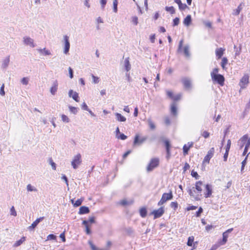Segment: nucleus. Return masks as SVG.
Returning <instances> with one entry per match:
<instances>
[{"label": "nucleus", "mask_w": 250, "mask_h": 250, "mask_svg": "<svg viewBox=\"0 0 250 250\" xmlns=\"http://www.w3.org/2000/svg\"><path fill=\"white\" fill-rule=\"evenodd\" d=\"M191 175L193 177H194L196 179H198L199 178V175H198V173L193 170H192L191 172Z\"/></svg>", "instance_id": "40"}, {"label": "nucleus", "mask_w": 250, "mask_h": 250, "mask_svg": "<svg viewBox=\"0 0 250 250\" xmlns=\"http://www.w3.org/2000/svg\"><path fill=\"white\" fill-rule=\"evenodd\" d=\"M248 157V154L247 155L245 159L242 162L241 171H242L244 169V168L246 165Z\"/></svg>", "instance_id": "45"}, {"label": "nucleus", "mask_w": 250, "mask_h": 250, "mask_svg": "<svg viewBox=\"0 0 250 250\" xmlns=\"http://www.w3.org/2000/svg\"><path fill=\"white\" fill-rule=\"evenodd\" d=\"M159 163L160 160L158 158H153L151 159L146 167V170L148 172L153 170L155 168L159 166Z\"/></svg>", "instance_id": "5"}, {"label": "nucleus", "mask_w": 250, "mask_h": 250, "mask_svg": "<svg viewBox=\"0 0 250 250\" xmlns=\"http://www.w3.org/2000/svg\"><path fill=\"white\" fill-rule=\"evenodd\" d=\"M197 208V206H193V205H191V206H188L186 208V210H187V211H189V210H194V209H196Z\"/></svg>", "instance_id": "53"}, {"label": "nucleus", "mask_w": 250, "mask_h": 250, "mask_svg": "<svg viewBox=\"0 0 250 250\" xmlns=\"http://www.w3.org/2000/svg\"><path fill=\"white\" fill-rule=\"evenodd\" d=\"M138 18L136 16L133 17L132 18V21L135 25H137L138 22Z\"/></svg>", "instance_id": "55"}, {"label": "nucleus", "mask_w": 250, "mask_h": 250, "mask_svg": "<svg viewBox=\"0 0 250 250\" xmlns=\"http://www.w3.org/2000/svg\"><path fill=\"white\" fill-rule=\"evenodd\" d=\"M170 113L173 116L176 117L177 115V108L175 103H172L170 105Z\"/></svg>", "instance_id": "17"}, {"label": "nucleus", "mask_w": 250, "mask_h": 250, "mask_svg": "<svg viewBox=\"0 0 250 250\" xmlns=\"http://www.w3.org/2000/svg\"><path fill=\"white\" fill-rule=\"evenodd\" d=\"M194 237L193 236H189L188 238L187 245L188 246L192 247V249H195L196 248L195 244H197V242H195L194 243Z\"/></svg>", "instance_id": "15"}, {"label": "nucleus", "mask_w": 250, "mask_h": 250, "mask_svg": "<svg viewBox=\"0 0 250 250\" xmlns=\"http://www.w3.org/2000/svg\"><path fill=\"white\" fill-rule=\"evenodd\" d=\"M204 188H205V191L203 193L204 197L206 198L211 197L213 192L212 186L209 184L205 185L203 182L201 180L196 181L194 186L188 188V192L194 200L200 201L202 197Z\"/></svg>", "instance_id": "1"}, {"label": "nucleus", "mask_w": 250, "mask_h": 250, "mask_svg": "<svg viewBox=\"0 0 250 250\" xmlns=\"http://www.w3.org/2000/svg\"><path fill=\"white\" fill-rule=\"evenodd\" d=\"M183 83L186 88H189L191 85V83L189 80L188 79H184L183 80Z\"/></svg>", "instance_id": "30"}, {"label": "nucleus", "mask_w": 250, "mask_h": 250, "mask_svg": "<svg viewBox=\"0 0 250 250\" xmlns=\"http://www.w3.org/2000/svg\"><path fill=\"white\" fill-rule=\"evenodd\" d=\"M132 203H133V201H128L126 199H123V200H121L118 203V204L121 205V206H122L125 207V206L131 205Z\"/></svg>", "instance_id": "24"}, {"label": "nucleus", "mask_w": 250, "mask_h": 250, "mask_svg": "<svg viewBox=\"0 0 250 250\" xmlns=\"http://www.w3.org/2000/svg\"><path fill=\"white\" fill-rule=\"evenodd\" d=\"M249 147H250V142L248 143V144H247V146H245V148H244V151L243 152V155L244 156L247 154Z\"/></svg>", "instance_id": "48"}, {"label": "nucleus", "mask_w": 250, "mask_h": 250, "mask_svg": "<svg viewBox=\"0 0 250 250\" xmlns=\"http://www.w3.org/2000/svg\"><path fill=\"white\" fill-rule=\"evenodd\" d=\"M159 16H160V14H159V12H157L154 15L153 19L154 20H156L159 18Z\"/></svg>", "instance_id": "64"}, {"label": "nucleus", "mask_w": 250, "mask_h": 250, "mask_svg": "<svg viewBox=\"0 0 250 250\" xmlns=\"http://www.w3.org/2000/svg\"><path fill=\"white\" fill-rule=\"evenodd\" d=\"M165 9L167 11L170 12L171 14H173L175 12V10L173 6H166Z\"/></svg>", "instance_id": "36"}, {"label": "nucleus", "mask_w": 250, "mask_h": 250, "mask_svg": "<svg viewBox=\"0 0 250 250\" xmlns=\"http://www.w3.org/2000/svg\"><path fill=\"white\" fill-rule=\"evenodd\" d=\"M92 78L93 79V82L94 83H97L99 82V78L96 76H95L94 75H91Z\"/></svg>", "instance_id": "44"}, {"label": "nucleus", "mask_w": 250, "mask_h": 250, "mask_svg": "<svg viewBox=\"0 0 250 250\" xmlns=\"http://www.w3.org/2000/svg\"><path fill=\"white\" fill-rule=\"evenodd\" d=\"M27 189L28 191H37V189L33 188V187L30 185L29 184L27 186Z\"/></svg>", "instance_id": "49"}, {"label": "nucleus", "mask_w": 250, "mask_h": 250, "mask_svg": "<svg viewBox=\"0 0 250 250\" xmlns=\"http://www.w3.org/2000/svg\"><path fill=\"white\" fill-rule=\"evenodd\" d=\"M117 138L118 139H120L121 140H125V139H126L127 138V136L126 135H125V134L122 133V134H121L119 136H118Z\"/></svg>", "instance_id": "58"}, {"label": "nucleus", "mask_w": 250, "mask_h": 250, "mask_svg": "<svg viewBox=\"0 0 250 250\" xmlns=\"http://www.w3.org/2000/svg\"><path fill=\"white\" fill-rule=\"evenodd\" d=\"M189 168H190V166H189V164L187 163H186L185 164L184 167H183L184 171L185 172L186 170L188 169Z\"/></svg>", "instance_id": "57"}, {"label": "nucleus", "mask_w": 250, "mask_h": 250, "mask_svg": "<svg viewBox=\"0 0 250 250\" xmlns=\"http://www.w3.org/2000/svg\"><path fill=\"white\" fill-rule=\"evenodd\" d=\"M95 223V217L94 216L89 217L88 221L83 220L82 222L83 225L85 226V232L87 234H90L91 231L90 230L91 224Z\"/></svg>", "instance_id": "4"}, {"label": "nucleus", "mask_w": 250, "mask_h": 250, "mask_svg": "<svg viewBox=\"0 0 250 250\" xmlns=\"http://www.w3.org/2000/svg\"><path fill=\"white\" fill-rule=\"evenodd\" d=\"M230 146H231V141L230 140H228L227 141V146L226 147V150L227 151H229V149L230 148Z\"/></svg>", "instance_id": "47"}, {"label": "nucleus", "mask_w": 250, "mask_h": 250, "mask_svg": "<svg viewBox=\"0 0 250 250\" xmlns=\"http://www.w3.org/2000/svg\"><path fill=\"white\" fill-rule=\"evenodd\" d=\"M90 212V210L87 207L82 206L79 208V214H84L88 213Z\"/></svg>", "instance_id": "21"}, {"label": "nucleus", "mask_w": 250, "mask_h": 250, "mask_svg": "<svg viewBox=\"0 0 250 250\" xmlns=\"http://www.w3.org/2000/svg\"><path fill=\"white\" fill-rule=\"evenodd\" d=\"M10 214L14 216H17V212L14 206H12L10 208Z\"/></svg>", "instance_id": "42"}, {"label": "nucleus", "mask_w": 250, "mask_h": 250, "mask_svg": "<svg viewBox=\"0 0 250 250\" xmlns=\"http://www.w3.org/2000/svg\"><path fill=\"white\" fill-rule=\"evenodd\" d=\"M173 197L172 192L170 190L168 193H164L162 196L161 199L158 202V206H161L165 204L167 201L171 200Z\"/></svg>", "instance_id": "6"}, {"label": "nucleus", "mask_w": 250, "mask_h": 250, "mask_svg": "<svg viewBox=\"0 0 250 250\" xmlns=\"http://www.w3.org/2000/svg\"><path fill=\"white\" fill-rule=\"evenodd\" d=\"M21 83L23 84L27 85L28 83V79L27 78H23L21 80Z\"/></svg>", "instance_id": "56"}, {"label": "nucleus", "mask_w": 250, "mask_h": 250, "mask_svg": "<svg viewBox=\"0 0 250 250\" xmlns=\"http://www.w3.org/2000/svg\"><path fill=\"white\" fill-rule=\"evenodd\" d=\"M64 40V53L65 54H67L70 48V43L69 42V37L65 35L63 37Z\"/></svg>", "instance_id": "14"}, {"label": "nucleus", "mask_w": 250, "mask_h": 250, "mask_svg": "<svg viewBox=\"0 0 250 250\" xmlns=\"http://www.w3.org/2000/svg\"><path fill=\"white\" fill-rule=\"evenodd\" d=\"M113 5H114V11L116 12L117 11V0H114V1L113 2Z\"/></svg>", "instance_id": "62"}, {"label": "nucleus", "mask_w": 250, "mask_h": 250, "mask_svg": "<svg viewBox=\"0 0 250 250\" xmlns=\"http://www.w3.org/2000/svg\"><path fill=\"white\" fill-rule=\"evenodd\" d=\"M69 95L76 102H79V97L78 94L76 92H74L72 90L69 91Z\"/></svg>", "instance_id": "19"}, {"label": "nucleus", "mask_w": 250, "mask_h": 250, "mask_svg": "<svg viewBox=\"0 0 250 250\" xmlns=\"http://www.w3.org/2000/svg\"><path fill=\"white\" fill-rule=\"evenodd\" d=\"M219 69L215 68L213 69L210 73V76L212 81L214 83H218L221 86L224 85L225 78L221 74H218Z\"/></svg>", "instance_id": "2"}, {"label": "nucleus", "mask_w": 250, "mask_h": 250, "mask_svg": "<svg viewBox=\"0 0 250 250\" xmlns=\"http://www.w3.org/2000/svg\"><path fill=\"white\" fill-rule=\"evenodd\" d=\"M139 213L142 217L145 218L147 215L146 208L145 207L141 208L139 210Z\"/></svg>", "instance_id": "29"}, {"label": "nucleus", "mask_w": 250, "mask_h": 250, "mask_svg": "<svg viewBox=\"0 0 250 250\" xmlns=\"http://www.w3.org/2000/svg\"><path fill=\"white\" fill-rule=\"evenodd\" d=\"M201 135L204 138L207 139L209 137L210 133L208 131L205 130L202 132Z\"/></svg>", "instance_id": "38"}, {"label": "nucleus", "mask_w": 250, "mask_h": 250, "mask_svg": "<svg viewBox=\"0 0 250 250\" xmlns=\"http://www.w3.org/2000/svg\"><path fill=\"white\" fill-rule=\"evenodd\" d=\"M242 3H240V5L238 6L237 9L234 10L233 14L234 15H238L240 12V11L242 9Z\"/></svg>", "instance_id": "34"}, {"label": "nucleus", "mask_w": 250, "mask_h": 250, "mask_svg": "<svg viewBox=\"0 0 250 250\" xmlns=\"http://www.w3.org/2000/svg\"><path fill=\"white\" fill-rule=\"evenodd\" d=\"M146 140V138H140V136L139 134H136L135 136L133 145H136L138 144H140L143 143Z\"/></svg>", "instance_id": "16"}, {"label": "nucleus", "mask_w": 250, "mask_h": 250, "mask_svg": "<svg viewBox=\"0 0 250 250\" xmlns=\"http://www.w3.org/2000/svg\"><path fill=\"white\" fill-rule=\"evenodd\" d=\"M225 49L223 48H217L215 51L216 56L218 59L221 58L224 54Z\"/></svg>", "instance_id": "20"}, {"label": "nucleus", "mask_w": 250, "mask_h": 250, "mask_svg": "<svg viewBox=\"0 0 250 250\" xmlns=\"http://www.w3.org/2000/svg\"><path fill=\"white\" fill-rule=\"evenodd\" d=\"M58 89V83L56 81L54 83L53 85L50 88V92L52 93V94L54 95L56 92H57Z\"/></svg>", "instance_id": "27"}, {"label": "nucleus", "mask_w": 250, "mask_h": 250, "mask_svg": "<svg viewBox=\"0 0 250 250\" xmlns=\"http://www.w3.org/2000/svg\"><path fill=\"white\" fill-rule=\"evenodd\" d=\"M49 163H50V164L51 165L52 167V168L54 169V170H56V164L53 161V160L52 158H50L49 159Z\"/></svg>", "instance_id": "50"}, {"label": "nucleus", "mask_w": 250, "mask_h": 250, "mask_svg": "<svg viewBox=\"0 0 250 250\" xmlns=\"http://www.w3.org/2000/svg\"><path fill=\"white\" fill-rule=\"evenodd\" d=\"M25 241V237L24 236L22 237L19 240L17 241L14 244V247H17L20 246L23 242Z\"/></svg>", "instance_id": "31"}, {"label": "nucleus", "mask_w": 250, "mask_h": 250, "mask_svg": "<svg viewBox=\"0 0 250 250\" xmlns=\"http://www.w3.org/2000/svg\"><path fill=\"white\" fill-rule=\"evenodd\" d=\"M44 219V217H41L37 218L35 221H34L31 226L28 227V229L30 230L33 229L38 224Z\"/></svg>", "instance_id": "18"}, {"label": "nucleus", "mask_w": 250, "mask_h": 250, "mask_svg": "<svg viewBox=\"0 0 250 250\" xmlns=\"http://www.w3.org/2000/svg\"><path fill=\"white\" fill-rule=\"evenodd\" d=\"M62 119L64 122L68 123L69 121V119L68 117L64 114L62 115Z\"/></svg>", "instance_id": "46"}, {"label": "nucleus", "mask_w": 250, "mask_h": 250, "mask_svg": "<svg viewBox=\"0 0 250 250\" xmlns=\"http://www.w3.org/2000/svg\"><path fill=\"white\" fill-rule=\"evenodd\" d=\"M214 147H211L207 153V154L205 156L204 160L203 161V164H208L209 163V161L211 158L214 155Z\"/></svg>", "instance_id": "8"}, {"label": "nucleus", "mask_w": 250, "mask_h": 250, "mask_svg": "<svg viewBox=\"0 0 250 250\" xmlns=\"http://www.w3.org/2000/svg\"><path fill=\"white\" fill-rule=\"evenodd\" d=\"M148 122L150 128L151 129H154L155 128L154 123L151 120H148Z\"/></svg>", "instance_id": "41"}, {"label": "nucleus", "mask_w": 250, "mask_h": 250, "mask_svg": "<svg viewBox=\"0 0 250 250\" xmlns=\"http://www.w3.org/2000/svg\"><path fill=\"white\" fill-rule=\"evenodd\" d=\"M188 7L187 5L185 3H181L179 6V8L181 10H184Z\"/></svg>", "instance_id": "51"}, {"label": "nucleus", "mask_w": 250, "mask_h": 250, "mask_svg": "<svg viewBox=\"0 0 250 250\" xmlns=\"http://www.w3.org/2000/svg\"><path fill=\"white\" fill-rule=\"evenodd\" d=\"M82 163L81 155L79 153L74 156L72 161L71 162V165L74 169L77 168L79 165Z\"/></svg>", "instance_id": "10"}, {"label": "nucleus", "mask_w": 250, "mask_h": 250, "mask_svg": "<svg viewBox=\"0 0 250 250\" xmlns=\"http://www.w3.org/2000/svg\"><path fill=\"white\" fill-rule=\"evenodd\" d=\"M24 42L26 45H29L31 47H33L35 46L33 40L29 37L24 38Z\"/></svg>", "instance_id": "22"}, {"label": "nucleus", "mask_w": 250, "mask_h": 250, "mask_svg": "<svg viewBox=\"0 0 250 250\" xmlns=\"http://www.w3.org/2000/svg\"><path fill=\"white\" fill-rule=\"evenodd\" d=\"M182 49L183 50V53L184 55L187 57H188L189 56V48L188 46H184L183 48V41H180L179 44V47L178 51L179 52H182Z\"/></svg>", "instance_id": "11"}, {"label": "nucleus", "mask_w": 250, "mask_h": 250, "mask_svg": "<svg viewBox=\"0 0 250 250\" xmlns=\"http://www.w3.org/2000/svg\"><path fill=\"white\" fill-rule=\"evenodd\" d=\"M203 209L202 207H199L197 211L195 213V216L197 217H199L201 216V213L203 212Z\"/></svg>", "instance_id": "39"}, {"label": "nucleus", "mask_w": 250, "mask_h": 250, "mask_svg": "<svg viewBox=\"0 0 250 250\" xmlns=\"http://www.w3.org/2000/svg\"><path fill=\"white\" fill-rule=\"evenodd\" d=\"M192 144H191L189 146H187L186 145H185L183 146V154L184 156L187 155L188 154V152L190 149V148L192 146Z\"/></svg>", "instance_id": "33"}, {"label": "nucleus", "mask_w": 250, "mask_h": 250, "mask_svg": "<svg viewBox=\"0 0 250 250\" xmlns=\"http://www.w3.org/2000/svg\"><path fill=\"white\" fill-rule=\"evenodd\" d=\"M4 84L3 83L2 84V85L1 86L0 89V94L1 96H4L5 95V92L4 90Z\"/></svg>", "instance_id": "54"}, {"label": "nucleus", "mask_w": 250, "mask_h": 250, "mask_svg": "<svg viewBox=\"0 0 250 250\" xmlns=\"http://www.w3.org/2000/svg\"><path fill=\"white\" fill-rule=\"evenodd\" d=\"M125 67L127 71L130 70L131 68V65L129 61V58H127L125 59Z\"/></svg>", "instance_id": "32"}, {"label": "nucleus", "mask_w": 250, "mask_h": 250, "mask_svg": "<svg viewBox=\"0 0 250 250\" xmlns=\"http://www.w3.org/2000/svg\"><path fill=\"white\" fill-rule=\"evenodd\" d=\"M60 237L62 239V242H65L66 239H65V234H64V232L62 233L60 235Z\"/></svg>", "instance_id": "59"}, {"label": "nucleus", "mask_w": 250, "mask_h": 250, "mask_svg": "<svg viewBox=\"0 0 250 250\" xmlns=\"http://www.w3.org/2000/svg\"><path fill=\"white\" fill-rule=\"evenodd\" d=\"M228 238V234H226V232H224L223 233V239H222V240L221 241V242H220V244L224 245L225 244H226V243L227 241Z\"/></svg>", "instance_id": "35"}, {"label": "nucleus", "mask_w": 250, "mask_h": 250, "mask_svg": "<svg viewBox=\"0 0 250 250\" xmlns=\"http://www.w3.org/2000/svg\"><path fill=\"white\" fill-rule=\"evenodd\" d=\"M191 22V17L190 15H188L184 20L183 23L187 26H189Z\"/></svg>", "instance_id": "26"}, {"label": "nucleus", "mask_w": 250, "mask_h": 250, "mask_svg": "<svg viewBox=\"0 0 250 250\" xmlns=\"http://www.w3.org/2000/svg\"><path fill=\"white\" fill-rule=\"evenodd\" d=\"M229 151H227L226 150V152L224 155V157H223V158H224V161L225 162H226L227 161V159H228V155H229Z\"/></svg>", "instance_id": "61"}, {"label": "nucleus", "mask_w": 250, "mask_h": 250, "mask_svg": "<svg viewBox=\"0 0 250 250\" xmlns=\"http://www.w3.org/2000/svg\"><path fill=\"white\" fill-rule=\"evenodd\" d=\"M179 22H180L179 18H177V17L175 18L173 20V26H175L178 25L179 23Z\"/></svg>", "instance_id": "43"}, {"label": "nucleus", "mask_w": 250, "mask_h": 250, "mask_svg": "<svg viewBox=\"0 0 250 250\" xmlns=\"http://www.w3.org/2000/svg\"><path fill=\"white\" fill-rule=\"evenodd\" d=\"M228 63V60L226 57H223L222 59L221 66L223 70H226V65Z\"/></svg>", "instance_id": "25"}, {"label": "nucleus", "mask_w": 250, "mask_h": 250, "mask_svg": "<svg viewBox=\"0 0 250 250\" xmlns=\"http://www.w3.org/2000/svg\"><path fill=\"white\" fill-rule=\"evenodd\" d=\"M170 206L174 210H176L178 207V204L176 201L172 202L170 204Z\"/></svg>", "instance_id": "37"}, {"label": "nucleus", "mask_w": 250, "mask_h": 250, "mask_svg": "<svg viewBox=\"0 0 250 250\" xmlns=\"http://www.w3.org/2000/svg\"><path fill=\"white\" fill-rule=\"evenodd\" d=\"M242 143V145L241 146V147L242 148L243 146L245 145L247 146V144L250 142V137H249L248 134H245L243 135L240 139Z\"/></svg>", "instance_id": "12"}, {"label": "nucleus", "mask_w": 250, "mask_h": 250, "mask_svg": "<svg viewBox=\"0 0 250 250\" xmlns=\"http://www.w3.org/2000/svg\"><path fill=\"white\" fill-rule=\"evenodd\" d=\"M164 144H165V146L166 147V151H167V159H169V158L170 157V156H171L170 150V147H171V145L170 144L169 141L168 140H165L164 141Z\"/></svg>", "instance_id": "13"}, {"label": "nucleus", "mask_w": 250, "mask_h": 250, "mask_svg": "<svg viewBox=\"0 0 250 250\" xmlns=\"http://www.w3.org/2000/svg\"><path fill=\"white\" fill-rule=\"evenodd\" d=\"M68 71L69 74V77L71 79H72L73 77V70L70 67H69L68 68Z\"/></svg>", "instance_id": "60"}, {"label": "nucleus", "mask_w": 250, "mask_h": 250, "mask_svg": "<svg viewBox=\"0 0 250 250\" xmlns=\"http://www.w3.org/2000/svg\"><path fill=\"white\" fill-rule=\"evenodd\" d=\"M166 94L167 97L171 99L173 102V103H174L180 101L182 97V93L175 94L171 90H166Z\"/></svg>", "instance_id": "3"}, {"label": "nucleus", "mask_w": 250, "mask_h": 250, "mask_svg": "<svg viewBox=\"0 0 250 250\" xmlns=\"http://www.w3.org/2000/svg\"><path fill=\"white\" fill-rule=\"evenodd\" d=\"M249 83V76L248 74H245L241 79L239 82V86L241 89L245 88Z\"/></svg>", "instance_id": "9"}, {"label": "nucleus", "mask_w": 250, "mask_h": 250, "mask_svg": "<svg viewBox=\"0 0 250 250\" xmlns=\"http://www.w3.org/2000/svg\"><path fill=\"white\" fill-rule=\"evenodd\" d=\"M83 200V198H81L80 199H78L75 202H74V199H71V202L73 205L74 207H77L81 205Z\"/></svg>", "instance_id": "23"}, {"label": "nucleus", "mask_w": 250, "mask_h": 250, "mask_svg": "<svg viewBox=\"0 0 250 250\" xmlns=\"http://www.w3.org/2000/svg\"><path fill=\"white\" fill-rule=\"evenodd\" d=\"M155 35L153 34L150 36V40L152 43H154L155 42Z\"/></svg>", "instance_id": "63"}, {"label": "nucleus", "mask_w": 250, "mask_h": 250, "mask_svg": "<svg viewBox=\"0 0 250 250\" xmlns=\"http://www.w3.org/2000/svg\"><path fill=\"white\" fill-rule=\"evenodd\" d=\"M115 116L116 119L119 122H125L126 121V118L123 115H122L120 113H116L115 114Z\"/></svg>", "instance_id": "28"}, {"label": "nucleus", "mask_w": 250, "mask_h": 250, "mask_svg": "<svg viewBox=\"0 0 250 250\" xmlns=\"http://www.w3.org/2000/svg\"><path fill=\"white\" fill-rule=\"evenodd\" d=\"M56 239V236L53 234H50L48 235L47 237V240H55Z\"/></svg>", "instance_id": "52"}, {"label": "nucleus", "mask_w": 250, "mask_h": 250, "mask_svg": "<svg viewBox=\"0 0 250 250\" xmlns=\"http://www.w3.org/2000/svg\"><path fill=\"white\" fill-rule=\"evenodd\" d=\"M165 213V209L164 207H161L157 209H154L151 211L150 215L153 216V219H156L160 218Z\"/></svg>", "instance_id": "7"}]
</instances>
